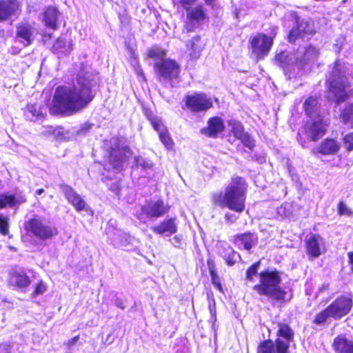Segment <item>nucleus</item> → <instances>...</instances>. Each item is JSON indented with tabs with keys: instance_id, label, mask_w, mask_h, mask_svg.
I'll return each mask as SVG.
<instances>
[{
	"instance_id": "ddd939ff",
	"label": "nucleus",
	"mask_w": 353,
	"mask_h": 353,
	"mask_svg": "<svg viewBox=\"0 0 353 353\" xmlns=\"http://www.w3.org/2000/svg\"><path fill=\"white\" fill-rule=\"evenodd\" d=\"M250 43L253 54L258 59H261L269 53L273 42L272 37L258 34L251 39Z\"/></svg>"
},
{
	"instance_id": "0e129e2a",
	"label": "nucleus",
	"mask_w": 353,
	"mask_h": 353,
	"mask_svg": "<svg viewBox=\"0 0 353 353\" xmlns=\"http://www.w3.org/2000/svg\"><path fill=\"white\" fill-rule=\"evenodd\" d=\"M44 192V190L43 189H38L36 190L35 193L37 195H41Z\"/></svg>"
},
{
	"instance_id": "39448f33",
	"label": "nucleus",
	"mask_w": 353,
	"mask_h": 353,
	"mask_svg": "<svg viewBox=\"0 0 353 353\" xmlns=\"http://www.w3.org/2000/svg\"><path fill=\"white\" fill-rule=\"evenodd\" d=\"M277 336L275 344L270 340L261 343L258 347V353H286L290 343L293 340L292 330L286 324H279Z\"/></svg>"
},
{
	"instance_id": "13d9d810",
	"label": "nucleus",
	"mask_w": 353,
	"mask_h": 353,
	"mask_svg": "<svg viewBox=\"0 0 353 353\" xmlns=\"http://www.w3.org/2000/svg\"><path fill=\"white\" fill-rule=\"evenodd\" d=\"M21 51V49L16 47V46H12L9 50L8 52L13 55L19 54Z\"/></svg>"
},
{
	"instance_id": "0eeeda50",
	"label": "nucleus",
	"mask_w": 353,
	"mask_h": 353,
	"mask_svg": "<svg viewBox=\"0 0 353 353\" xmlns=\"http://www.w3.org/2000/svg\"><path fill=\"white\" fill-rule=\"evenodd\" d=\"M154 70L159 81L163 83L169 82L171 86H173L172 81L178 78L180 72L179 64L170 59L156 61Z\"/></svg>"
},
{
	"instance_id": "79ce46f5",
	"label": "nucleus",
	"mask_w": 353,
	"mask_h": 353,
	"mask_svg": "<svg viewBox=\"0 0 353 353\" xmlns=\"http://www.w3.org/2000/svg\"><path fill=\"white\" fill-rule=\"evenodd\" d=\"M260 266V262L254 263L246 271V279L252 281L253 276L257 274V270Z\"/></svg>"
},
{
	"instance_id": "7c9ffc66",
	"label": "nucleus",
	"mask_w": 353,
	"mask_h": 353,
	"mask_svg": "<svg viewBox=\"0 0 353 353\" xmlns=\"http://www.w3.org/2000/svg\"><path fill=\"white\" fill-rule=\"evenodd\" d=\"M220 255L225 259L228 265H233L241 259L239 254L229 245L222 246L219 250Z\"/></svg>"
},
{
	"instance_id": "f03ea898",
	"label": "nucleus",
	"mask_w": 353,
	"mask_h": 353,
	"mask_svg": "<svg viewBox=\"0 0 353 353\" xmlns=\"http://www.w3.org/2000/svg\"><path fill=\"white\" fill-rule=\"evenodd\" d=\"M247 185L240 176L233 177L225 188L224 193L216 192L212 194V203L221 208H228L238 213L245 210Z\"/></svg>"
},
{
	"instance_id": "473e14b6",
	"label": "nucleus",
	"mask_w": 353,
	"mask_h": 353,
	"mask_svg": "<svg viewBox=\"0 0 353 353\" xmlns=\"http://www.w3.org/2000/svg\"><path fill=\"white\" fill-rule=\"evenodd\" d=\"M187 16L201 24L206 18V14L202 6H198L192 8H187Z\"/></svg>"
},
{
	"instance_id": "e2e57ef3",
	"label": "nucleus",
	"mask_w": 353,
	"mask_h": 353,
	"mask_svg": "<svg viewBox=\"0 0 353 353\" xmlns=\"http://www.w3.org/2000/svg\"><path fill=\"white\" fill-rule=\"evenodd\" d=\"M298 137H299L298 140L300 142V143L301 144L302 147L305 148L306 145H305V141H302L301 135L299 134Z\"/></svg>"
},
{
	"instance_id": "c9c22d12",
	"label": "nucleus",
	"mask_w": 353,
	"mask_h": 353,
	"mask_svg": "<svg viewBox=\"0 0 353 353\" xmlns=\"http://www.w3.org/2000/svg\"><path fill=\"white\" fill-rule=\"evenodd\" d=\"M341 121L346 125L353 123V103L345 106L340 114Z\"/></svg>"
},
{
	"instance_id": "3c124183",
	"label": "nucleus",
	"mask_w": 353,
	"mask_h": 353,
	"mask_svg": "<svg viewBox=\"0 0 353 353\" xmlns=\"http://www.w3.org/2000/svg\"><path fill=\"white\" fill-rule=\"evenodd\" d=\"M226 222L229 224L234 223L238 219V216L234 214L227 212L224 216Z\"/></svg>"
},
{
	"instance_id": "8fccbe9b",
	"label": "nucleus",
	"mask_w": 353,
	"mask_h": 353,
	"mask_svg": "<svg viewBox=\"0 0 353 353\" xmlns=\"http://www.w3.org/2000/svg\"><path fill=\"white\" fill-rule=\"evenodd\" d=\"M110 190L116 194H119L121 190V184L119 181H115L110 185Z\"/></svg>"
},
{
	"instance_id": "58836bf2",
	"label": "nucleus",
	"mask_w": 353,
	"mask_h": 353,
	"mask_svg": "<svg viewBox=\"0 0 353 353\" xmlns=\"http://www.w3.org/2000/svg\"><path fill=\"white\" fill-rule=\"evenodd\" d=\"M165 55V52L159 48H153L148 50V57L153 59H156L157 61H162L164 60Z\"/></svg>"
},
{
	"instance_id": "a211bd4d",
	"label": "nucleus",
	"mask_w": 353,
	"mask_h": 353,
	"mask_svg": "<svg viewBox=\"0 0 353 353\" xmlns=\"http://www.w3.org/2000/svg\"><path fill=\"white\" fill-rule=\"evenodd\" d=\"M26 201V199L21 191L0 193V210L6 208H18Z\"/></svg>"
},
{
	"instance_id": "2eb2a0df",
	"label": "nucleus",
	"mask_w": 353,
	"mask_h": 353,
	"mask_svg": "<svg viewBox=\"0 0 353 353\" xmlns=\"http://www.w3.org/2000/svg\"><path fill=\"white\" fill-rule=\"evenodd\" d=\"M59 187L68 202L70 203L77 211H87L88 210L89 207L84 199L71 186L66 184H59Z\"/></svg>"
},
{
	"instance_id": "20e7f679",
	"label": "nucleus",
	"mask_w": 353,
	"mask_h": 353,
	"mask_svg": "<svg viewBox=\"0 0 353 353\" xmlns=\"http://www.w3.org/2000/svg\"><path fill=\"white\" fill-rule=\"evenodd\" d=\"M281 277L276 270H267L259 274V283L253 287V290L260 296L278 301H283L286 294L281 286Z\"/></svg>"
},
{
	"instance_id": "b1692460",
	"label": "nucleus",
	"mask_w": 353,
	"mask_h": 353,
	"mask_svg": "<svg viewBox=\"0 0 353 353\" xmlns=\"http://www.w3.org/2000/svg\"><path fill=\"white\" fill-rule=\"evenodd\" d=\"M150 121L154 129L159 132L161 141L168 150H171L173 147L174 143L164 125L157 118H153Z\"/></svg>"
},
{
	"instance_id": "4d7b16f0",
	"label": "nucleus",
	"mask_w": 353,
	"mask_h": 353,
	"mask_svg": "<svg viewBox=\"0 0 353 353\" xmlns=\"http://www.w3.org/2000/svg\"><path fill=\"white\" fill-rule=\"evenodd\" d=\"M114 305L121 309V310H124L125 308V305L123 301V300L121 299H119V298H117L116 300H115V302H114Z\"/></svg>"
},
{
	"instance_id": "37998d69",
	"label": "nucleus",
	"mask_w": 353,
	"mask_h": 353,
	"mask_svg": "<svg viewBox=\"0 0 353 353\" xmlns=\"http://www.w3.org/2000/svg\"><path fill=\"white\" fill-rule=\"evenodd\" d=\"M239 139H241L242 143L249 149L252 150L255 145L253 139L248 133H245Z\"/></svg>"
},
{
	"instance_id": "bb28decb",
	"label": "nucleus",
	"mask_w": 353,
	"mask_h": 353,
	"mask_svg": "<svg viewBox=\"0 0 353 353\" xmlns=\"http://www.w3.org/2000/svg\"><path fill=\"white\" fill-rule=\"evenodd\" d=\"M296 53L283 51L276 55L275 63L285 70H290V66L296 65Z\"/></svg>"
},
{
	"instance_id": "9d476101",
	"label": "nucleus",
	"mask_w": 353,
	"mask_h": 353,
	"mask_svg": "<svg viewBox=\"0 0 353 353\" xmlns=\"http://www.w3.org/2000/svg\"><path fill=\"white\" fill-rule=\"evenodd\" d=\"M36 29L33 23L22 21L16 26L15 41L22 44L23 47L30 46L34 40Z\"/></svg>"
},
{
	"instance_id": "aec40b11",
	"label": "nucleus",
	"mask_w": 353,
	"mask_h": 353,
	"mask_svg": "<svg viewBox=\"0 0 353 353\" xmlns=\"http://www.w3.org/2000/svg\"><path fill=\"white\" fill-rule=\"evenodd\" d=\"M313 28L310 23L305 20H297L296 26L293 28L288 36L290 43L295 42L299 37H305L307 35H312Z\"/></svg>"
},
{
	"instance_id": "f257e3e1",
	"label": "nucleus",
	"mask_w": 353,
	"mask_h": 353,
	"mask_svg": "<svg viewBox=\"0 0 353 353\" xmlns=\"http://www.w3.org/2000/svg\"><path fill=\"white\" fill-rule=\"evenodd\" d=\"M97 74L81 70L73 85L56 88L50 111L52 114L72 115L85 108L94 98L93 88L97 83Z\"/></svg>"
},
{
	"instance_id": "9b49d317",
	"label": "nucleus",
	"mask_w": 353,
	"mask_h": 353,
	"mask_svg": "<svg viewBox=\"0 0 353 353\" xmlns=\"http://www.w3.org/2000/svg\"><path fill=\"white\" fill-rule=\"evenodd\" d=\"M328 123L323 117L316 118L304 126L305 136L312 141H318L326 132Z\"/></svg>"
},
{
	"instance_id": "6e6d98bb",
	"label": "nucleus",
	"mask_w": 353,
	"mask_h": 353,
	"mask_svg": "<svg viewBox=\"0 0 353 353\" xmlns=\"http://www.w3.org/2000/svg\"><path fill=\"white\" fill-rule=\"evenodd\" d=\"M330 288V284L328 283H324L321 285H320L318 288V293H323L327 291Z\"/></svg>"
},
{
	"instance_id": "4be33fe9",
	"label": "nucleus",
	"mask_w": 353,
	"mask_h": 353,
	"mask_svg": "<svg viewBox=\"0 0 353 353\" xmlns=\"http://www.w3.org/2000/svg\"><path fill=\"white\" fill-rule=\"evenodd\" d=\"M341 144L334 139L327 138L319 145L312 150L314 154L320 153L323 155H334L340 150Z\"/></svg>"
},
{
	"instance_id": "2f4dec72",
	"label": "nucleus",
	"mask_w": 353,
	"mask_h": 353,
	"mask_svg": "<svg viewBox=\"0 0 353 353\" xmlns=\"http://www.w3.org/2000/svg\"><path fill=\"white\" fill-rule=\"evenodd\" d=\"M58 10L54 7H49L44 12V21L48 28L52 29L57 28V20L58 17Z\"/></svg>"
},
{
	"instance_id": "5701e85b",
	"label": "nucleus",
	"mask_w": 353,
	"mask_h": 353,
	"mask_svg": "<svg viewBox=\"0 0 353 353\" xmlns=\"http://www.w3.org/2000/svg\"><path fill=\"white\" fill-rule=\"evenodd\" d=\"M224 123L223 120L218 117L210 119L208 121V127L201 130V134L209 137H216L218 133L224 130Z\"/></svg>"
},
{
	"instance_id": "5fc2aeb1",
	"label": "nucleus",
	"mask_w": 353,
	"mask_h": 353,
	"mask_svg": "<svg viewBox=\"0 0 353 353\" xmlns=\"http://www.w3.org/2000/svg\"><path fill=\"white\" fill-rule=\"evenodd\" d=\"M0 353H10V346L8 344H1Z\"/></svg>"
},
{
	"instance_id": "dca6fc26",
	"label": "nucleus",
	"mask_w": 353,
	"mask_h": 353,
	"mask_svg": "<svg viewBox=\"0 0 353 353\" xmlns=\"http://www.w3.org/2000/svg\"><path fill=\"white\" fill-rule=\"evenodd\" d=\"M319 54V50L312 46L299 48L296 52V66L303 68L305 65L315 61Z\"/></svg>"
},
{
	"instance_id": "a19ab883",
	"label": "nucleus",
	"mask_w": 353,
	"mask_h": 353,
	"mask_svg": "<svg viewBox=\"0 0 353 353\" xmlns=\"http://www.w3.org/2000/svg\"><path fill=\"white\" fill-rule=\"evenodd\" d=\"M135 163L137 166H140L145 170H150L152 168V163L148 159L141 157L135 158Z\"/></svg>"
},
{
	"instance_id": "09e8293b",
	"label": "nucleus",
	"mask_w": 353,
	"mask_h": 353,
	"mask_svg": "<svg viewBox=\"0 0 353 353\" xmlns=\"http://www.w3.org/2000/svg\"><path fill=\"white\" fill-rule=\"evenodd\" d=\"M232 132L234 135L237 139H240L242 136H243L245 133L243 131V128L240 123H236L232 128Z\"/></svg>"
},
{
	"instance_id": "69168bd1",
	"label": "nucleus",
	"mask_w": 353,
	"mask_h": 353,
	"mask_svg": "<svg viewBox=\"0 0 353 353\" xmlns=\"http://www.w3.org/2000/svg\"><path fill=\"white\" fill-rule=\"evenodd\" d=\"M213 0H205L206 4L210 5L212 2Z\"/></svg>"
},
{
	"instance_id": "bf43d9fd",
	"label": "nucleus",
	"mask_w": 353,
	"mask_h": 353,
	"mask_svg": "<svg viewBox=\"0 0 353 353\" xmlns=\"http://www.w3.org/2000/svg\"><path fill=\"white\" fill-rule=\"evenodd\" d=\"M243 3H245L248 8H254L257 6V3L255 1H252V0H241Z\"/></svg>"
},
{
	"instance_id": "412c9836",
	"label": "nucleus",
	"mask_w": 353,
	"mask_h": 353,
	"mask_svg": "<svg viewBox=\"0 0 353 353\" xmlns=\"http://www.w3.org/2000/svg\"><path fill=\"white\" fill-rule=\"evenodd\" d=\"M175 221V218L165 219L159 224L151 227V230L157 234L170 236L177 231Z\"/></svg>"
},
{
	"instance_id": "4468645a",
	"label": "nucleus",
	"mask_w": 353,
	"mask_h": 353,
	"mask_svg": "<svg viewBox=\"0 0 353 353\" xmlns=\"http://www.w3.org/2000/svg\"><path fill=\"white\" fill-rule=\"evenodd\" d=\"M170 207L165 205L163 200L150 201L141 207V215L147 218H159L169 211Z\"/></svg>"
},
{
	"instance_id": "6ab92c4d",
	"label": "nucleus",
	"mask_w": 353,
	"mask_h": 353,
	"mask_svg": "<svg viewBox=\"0 0 353 353\" xmlns=\"http://www.w3.org/2000/svg\"><path fill=\"white\" fill-rule=\"evenodd\" d=\"M131 155V152L128 146L112 149L110 154V165L112 168L119 171L123 167V163Z\"/></svg>"
},
{
	"instance_id": "c756f323",
	"label": "nucleus",
	"mask_w": 353,
	"mask_h": 353,
	"mask_svg": "<svg viewBox=\"0 0 353 353\" xmlns=\"http://www.w3.org/2000/svg\"><path fill=\"white\" fill-rule=\"evenodd\" d=\"M257 241V236L250 232L237 234L234 236V242H241V244H243V248L247 250H250L253 246H254L256 244Z\"/></svg>"
},
{
	"instance_id": "ea45409f",
	"label": "nucleus",
	"mask_w": 353,
	"mask_h": 353,
	"mask_svg": "<svg viewBox=\"0 0 353 353\" xmlns=\"http://www.w3.org/2000/svg\"><path fill=\"white\" fill-rule=\"evenodd\" d=\"M9 217L0 214V233L4 236L9 233Z\"/></svg>"
},
{
	"instance_id": "603ef678",
	"label": "nucleus",
	"mask_w": 353,
	"mask_h": 353,
	"mask_svg": "<svg viewBox=\"0 0 353 353\" xmlns=\"http://www.w3.org/2000/svg\"><path fill=\"white\" fill-rule=\"evenodd\" d=\"M79 339V336H76L72 338L71 339L68 340V342L66 343V345H67L68 349H70V350L72 349V347L77 344Z\"/></svg>"
},
{
	"instance_id": "c03bdc74",
	"label": "nucleus",
	"mask_w": 353,
	"mask_h": 353,
	"mask_svg": "<svg viewBox=\"0 0 353 353\" xmlns=\"http://www.w3.org/2000/svg\"><path fill=\"white\" fill-rule=\"evenodd\" d=\"M343 142L346 150L348 152L353 150V132H351L344 137Z\"/></svg>"
},
{
	"instance_id": "7ed1b4c3",
	"label": "nucleus",
	"mask_w": 353,
	"mask_h": 353,
	"mask_svg": "<svg viewBox=\"0 0 353 353\" xmlns=\"http://www.w3.org/2000/svg\"><path fill=\"white\" fill-rule=\"evenodd\" d=\"M327 76V83L329 88L328 97L337 103L347 99L352 91L349 90L350 82L349 65L341 61H336Z\"/></svg>"
},
{
	"instance_id": "680f3d73",
	"label": "nucleus",
	"mask_w": 353,
	"mask_h": 353,
	"mask_svg": "<svg viewBox=\"0 0 353 353\" xmlns=\"http://www.w3.org/2000/svg\"><path fill=\"white\" fill-rule=\"evenodd\" d=\"M349 263L352 265V270H353V252H350L347 253Z\"/></svg>"
},
{
	"instance_id": "de8ad7c7",
	"label": "nucleus",
	"mask_w": 353,
	"mask_h": 353,
	"mask_svg": "<svg viewBox=\"0 0 353 353\" xmlns=\"http://www.w3.org/2000/svg\"><path fill=\"white\" fill-rule=\"evenodd\" d=\"M209 310L211 314L210 321L212 322L214 325L215 321H216V304L214 299H212L211 301H209Z\"/></svg>"
},
{
	"instance_id": "72a5a7b5",
	"label": "nucleus",
	"mask_w": 353,
	"mask_h": 353,
	"mask_svg": "<svg viewBox=\"0 0 353 353\" xmlns=\"http://www.w3.org/2000/svg\"><path fill=\"white\" fill-rule=\"evenodd\" d=\"M26 117L30 121L41 119L43 117L40 106L37 104H29L25 111Z\"/></svg>"
},
{
	"instance_id": "f704fd0d",
	"label": "nucleus",
	"mask_w": 353,
	"mask_h": 353,
	"mask_svg": "<svg viewBox=\"0 0 353 353\" xmlns=\"http://www.w3.org/2000/svg\"><path fill=\"white\" fill-rule=\"evenodd\" d=\"M52 48L57 53L68 54L72 50V43L70 41H67L63 38H59L54 43Z\"/></svg>"
},
{
	"instance_id": "4c0bfd02",
	"label": "nucleus",
	"mask_w": 353,
	"mask_h": 353,
	"mask_svg": "<svg viewBox=\"0 0 353 353\" xmlns=\"http://www.w3.org/2000/svg\"><path fill=\"white\" fill-rule=\"evenodd\" d=\"M199 26V23L192 19H188V17L186 15V21L182 30V34L194 32Z\"/></svg>"
},
{
	"instance_id": "a878e982",
	"label": "nucleus",
	"mask_w": 353,
	"mask_h": 353,
	"mask_svg": "<svg viewBox=\"0 0 353 353\" xmlns=\"http://www.w3.org/2000/svg\"><path fill=\"white\" fill-rule=\"evenodd\" d=\"M332 345L337 353H353V341L344 335L336 337Z\"/></svg>"
},
{
	"instance_id": "423d86ee",
	"label": "nucleus",
	"mask_w": 353,
	"mask_h": 353,
	"mask_svg": "<svg viewBox=\"0 0 353 353\" xmlns=\"http://www.w3.org/2000/svg\"><path fill=\"white\" fill-rule=\"evenodd\" d=\"M352 304L353 302L351 298L346 296H340L324 310L319 313L313 323L320 325L328 318H332L335 320L341 319L350 312Z\"/></svg>"
},
{
	"instance_id": "1a4fd4ad",
	"label": "nucleus",
	"mask_w": 353,
	"mask_h": 353,
	"mask_svg": "<svg viewBox=\"0 0 353 353\" xmlns=\"http://www.w3.org/2000/svg\"><path fill=\"white\" fill-rule=\"evenodd\" d=\"M32 283L30 277L21 270H12L8 274V285L12 290L26 292Z\"/></svg>"
},
{
	"instance_id": "f3484780",
	"label": "nucleus",
	"mask_w": 353,
	"mask_h": 353,
	"mask_svg": "<svg viewBox=\"0 0 353 353\" xmlns=\"http://www.w3.org/2000/svg\"><path fill=\"white\" fill-rule=\"evenodd\" d=\"M307 253L312 258H317L325 252V242L319 234H310L305 239Z\"/></svg>"
},
{
	"instance_id": "393cba45",
	"label": "nucleus",
	"mask_w": 353,
	"mask_h": 353,
	"mask_svg": "<svg viewBox=\"0 0 353 353\" xmlns=\"http://www.w3.org/2000/svg\"><path fill=\"white\" fill-rule=\"evenodd\" d=\"M17 0H0V21L7 20L19 8Z\"/></svg>"
},
{
	"instance_id": "e433bc0d",
	"label": "nucleus",
	"mask_w": 353,
	"mask_h": 353,
	"mask_svg": "<svg viewBox=\"0 0 353 353\" xmlns=\"http://www.w3.org/2000/svg\"><path fill=\"white\" fill-rule=\"evenodd\" d=\"M208 268H209V272L210 274L212 283L214 284V285L219 290L222 291V286L221 283V280L219 276H218L217 273L215 270V267L214 264L208 263Z\"/></svg>"
},
{
	"instance_id": "6e6552de",
	"label": "nucleus",
	"mask_w": 353,
	"mask_h": 353,
	"mask_svg": "<svg viewBox=\"0 0 353 353\" xmlns=\"http://www.w3.org/2000/svg\"><path fill=\"white\" fill-rule=\"evenodd\" d=\"M26 230L41 240L52 238L57 234L55 227L48 225L38 216L30 219L25 224Z\"/></svg>"
},
{
	"instance_id": "f8f14e48",
	"label": "nucleus",
	"mask_w": 353,
	"mask_h": 353,
	"mask_svg": "<svg viewBox=\"0 0 353 353\" xmlns=\"http://www.w3.org/2000/svg\"><path fill=\"white\" fill-rule=\"evenodd\" d=\"M185 105L192 112H201L212 107V101L205 93H195L186 97Z\"/></svg>"
},
{
	"instance_id": "052dcab7",
	"label": "nucleus",
	"mask_w": 353,
	"mask_h": 353,
	"mask_svg": "<svg viewBox=\"0 0 353 353\" xmlns=\"http://www.w3.org/2000/svg\"><path fill=\"white\" fill-rule=\"evenodd\" d=\"M181 239L180 236H175L174 238H173V245L175 246V247H179L180 245H181Z\"/></svg>"
},
{
	"instance_id": "c85d7f7f",
	"label": "nucleus",
	"mask_w": 353,
	"mask_h": 353,
	"mask_svg": "<svg viewBox=\"0 0 353 353\" xmlns=\"http://www.w3.org/2000/svg\"><path fill=\"white\" fill-rule=\"evenodd\" d=\"M303 107L306 114L312 119L322 117L320 114L319 104L317 98L310 97L305 100Z\"/></svg>"
},
{
	"instance_id": "a18cd8bd",
	"label": "nucleus",
	"mask_w": 353,
	"mask_h": 353,
	"mask_svg": "<svg viewBox=\"0 0 353 353\" xmlns=\"http://www.w3.org/2000/svg\"><path fill=\"white\" fill-rule=\"evenodd\" d=\"M46 290H47V287H46V284L42 281H41L35 286L34 290L32 292V295L34 297H35L38 295L43 294Z\"/></svg>"
},
{
	"instance_id": "49530a36",
	"label": "nucleus",
	"mask_w": 353,
	"mask_h": 353,
	"mask_svg": "<svg viewBox=\"0 0 353 353\" xmlns=\"http://www.w3.org/2000/svg\"><path fill=\"white\" fill-rule=\"evenodd\" d=\"M338 212L339 215L350 216L352 214L351 210L343 202L338 205Z\"/></svg>"
},
{
	"instance_id": "cd10ccee",
	"label": "nucleus",
	"mask_w": 353,
	"mask_h": 353,
	"mask_svg": "<svg viewBox=\"0 0 353 353\" xmlns=\"http://www.w3.org/2000/svg\"><path fill=\"white\" fill-rule=\"evenodd\" d=\"M205 43L199 36L194 37L187 44L186 48L192 59H198L204 48Z\"/></svg>"
},
{
	"instance_id": "864d4df0",
	"label": "nucleus",
	"mask_w": 353,
	"mask_h": 353,
	"mask_svg": "<svg viewBox=\"0 0 353 353\" xmlns=\"http://www.w3.org/2000/svg\"><path fill=\"white\" fill-rule=\"evenodd\" d=\"M196 0H181V3L182 6L187 11V8H192L190 7L192 4H193Z\"/></svg>"
}]
</instances>
